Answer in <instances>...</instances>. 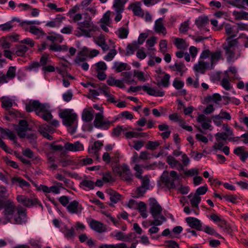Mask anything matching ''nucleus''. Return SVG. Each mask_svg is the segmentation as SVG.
Wrapping results in <instances>:
<instances>
[{"label":"nucleus","mask_w":248,"mask_h":248,"mask_svg":"<svg viewBox=\"0 0 248 248\" xmlns=\"http://www.w3.org/2000/svg\"><path fill=\"white\" fill-rule=\"evenodd\" d=\"M73 21L77 23L78 27L75 31V34L78 37L84 36L91 37L92 32L98 30L90 15L87 13H78L73 17Z\"/></svg>","instance_id":"f257e3e1"},{"label":"nucleus","mask_w":248,"mask_h":248,"mask_svg":"<svg viewBox=\"0 0 248 248\" xmlns=\"http://www.w3.org/2000/svg\"><path fill=\"white\" fill-rule=\"evenodd\" d=\"M149 211L154 220L151 221V225L160 226L166 221V218L162 214V208L154 198L149 199Z\"/></svg>","instance_id":"f03ea898"},{"label":"nucleus","mask_w":248,"mask_h":248,"mask_svg":"<svg viewBox=\"0 0 248 248\" xmlns=\"http://www.w3.org/2000/svg\"><path fill=\"white\" fill-rule=\"evenodd\" d=\"M59 116L62 119V123L68 127V131L74 134L78 126L77 114L73 112V109H65L59 113Z\"/></svg>","instance_id":"7ed1b4c3"},{"label":"nucleus","mask_w":248,"mask_h":248,"mask_svg":"<svg viewBox=\"0 0 248 248\" xmlns=\"http://www.w3.org/2000/svg\"><path fill=\"white\" fill-rule=\"evenodd\" d=\"M238 41L237 39H232L231 37H227L222 47L225 50L227 60L228 62H231L234 59H237L240 55V53L236 56V49L237 48Z\"/></svg>","instance_id":"20e7f679"},{"label":"nucleus","mask_w":248,"mask_h":248,"mask_svg":"<svg viewBox=\"0 0 248 248\" xmlns=\"http://www.w3.org/2000/svg\"><path fill=\"white\" fill-rule=\"evenodd\" d=\"M113 171L116 175L128 183H131L133 180V175L129 166L125 164L120 166L114 167Z\"/></svg>","instance_id":"39448f33"},{"label":"nucleus","mask_w":248,"mask_h":248,"mask_svg":"<svg viewBox=\"0 0 248 248\" xmlns=\"http://www.w3.org/2000/svg\"><path fill=\"white\" fill-rule=\"evenodd\" d=\"M15 129L20 138H27L30 139L36 138L34 133H31L30 134H27L28 131H31V128L29 127L28 122L26 120H20L18 124L15 127Z\"/></svg>","instance_id":"423d86ee"},{"label":"nucleus","mask_w":248,"mask_h":248,"mask_svg":"<svg viewBox=\"0 0 248 248\" xmlns=\"http://www.w3.org/2000/svg\"><path fill=\"white\" fill-rule=\"evenodd\" d=\"M16 199L19 203L25 207L31 208L33 206H39L43 208L41 202L35 197L29 198L25 195H18L16 196Z\"/></svg>","instance_id":"0eeeda50"},{"label":"nucleus","mask_w":248,"mask_h":248,"mask_svg":"<svg viewBox=\"0 0 248 248\" xmlns=\"http://www.w3.org/2000/svg\"><path fill=\"white\" fill-rule=\"evenodd\" d=\"M113 123V122H110L108 119H104L102 110L95 114V119L93 121L94 125L95 127L103 130H107Z\"/></svg>","instance_id":"6e6552de"},{"label":"nucleus","mask_w":248,"mask_h":248,"mask_svg":"<svg viewBox=\"0 0 248 248\" xmlns=\"http://www.w3.org/2000/svg\"><path fill=\"white\" fill-rule=\"evenodd\" d=\"M15 210L16 205L14 202L10 200H6L3 211L6 220L3 222L4 224L8 222H12V219L14 217Z\"/></svg>","instance_id":"1a4fd4ad"},{"label":"nucleus","mask_w":248,"mask_h":248,"mask_svg":"<svg viewBox=\"0 0 248 248\" xmlns=\"http://www.w3.org/2000/svg\"><path fill=\"white\" fill-rule=\"evenodd\" d=\"M17 215L14 216V221L11 223L17 224H25L27 221V210L21 205H18L16 208Z\"/></svg>","instance_id":"9d476101"},{"label":"nucleus","mask_w":248,"mask_h":248,"mask_svg":"<svg viewBox=\"0 0 248 248\" xmlns=\"http://www.w3.org/2000/svg\"><path fill=\"white\" fill-rule=\"evenodd\" d=\"M111 12L110 11H107L103 16L100 20V28L104 31L108 32L109 31L108 27H111L112 19L110 18Z\"/></svg>","instance_id":"9b49d317"},{"label":"nucleus","mask_w":248,"mask_h":248,"mask_svg":"<svg viewBox=\"0 0 248 248\" xmlns=\"http://www.w3.org/2000/svg\"><path fill=\"white\" fill-rule=\"evenodd\" d=\"M88 223L91 229L97 232L102 233L107 230L106 226L103 223L94 219H90Z\"/></svg>","instance_id":"f8f14e48"},{"label":"nucleus","mask_w":248,"mask_h":248,"mask_svg":"<svg viewBox=\"0 0 248 248\" xmlns=\"http://www.w3.org/2000/svg\"><path fill=\"white\" fill-rule=\"evenodd\" d=\"M213 66L210 65V63L205 62L203 60H200L198 62L193 66L195 72L201 74H204L206 69H212Z\"/></svg>","instance_id":"ddd939ff"},{"label":"nucleus","mask_w":248,"mask_h":248,"mask_svg":"<svg viewBox=\"0 0 248 248\" xmlns=\"http://www.w3.org/2000/svg\"><path fill=\"white\" fill-rule=\"evenodd\" d=\"M160 186L161 188L166 187L171 189L174 188L175 186L173 181H171L170 178L168 175V172H164L160 177V181L159 182Z\"/></svg>","instance_id":"4468645a"},{"label":"nucleus","mask_w":248,"mask_h":248,"mask_svg":"<svg viewBox=\"0 0 248 248\" xmlns=\"http://www.w3.org/2000/svg\"><path fill=\"white\" fill-rule=\"evenodd\" d=\"M66 208L67 211L72 214H80L83 209L81 205L76 200L70 202L67 206Z\"/></svg>","instance_id":"2eb2a0df"},{"label":"nucleus","mask_w":248,"mask_h":248,"mask_svg":"<svg viewBox=\"0 0 248 248\" xmlns=\"http://www.w3.org/2000/svg\"><path fill=\"white\" fill-rule=\"evenodd\" d=\"M103 145V142L101 141H96L94 143L90 146L88 149L89 153L93 154V156L97 160L99 159V151Z\"/></svg>","instance_id":"dca6fc26"},{"label":"nucleus","mask_w":248,"mask_h":248,"mask_svg":"<svg viewBox=\"0 0 248 248\" xmlns=\"http://www.w3.org/2000/svg\"><path fill=\"white\" fill-rule=\"evenodd\" d=\"M163 21V18L162 17L156 19L155 21L154 30L157 33H162L164 36H165L167 34V31Z\"/></svg>","instance_id":"f3484780"},{"label":"nucleus","mask_w":248,"mask_h":248,"mask_svg":"<svg viewBox=\"0 0 248 248\" xmlns=\"http://www.w3.org/2000/svg\"><path fill=\"white\" fill-rule=\"evenodd\" d=\"M65 150L71 152H78L84 150L83 145L79 141L74 143L66 142L64 146Z\"/></svg>","instance_id":"a211bd4d"},{"label":"nucleus","mask_w":248,"mask_h":248,"mask_svg":"<svg viewBox=\"0 0 248 248\" xmlns=\"http://www.w3.org/2000/svg\"><path fill=\"white\" fill-rule=\"evenodd\" d=\"M186 221L190 227L198 231L202 230V223L199 219L189 217L186 218Z\"/></svg>","instance_id":"6ab92c4d"},{"label":"nucleus","mask_w":248,"mask_h":248,"mask_svg":"<svg viewBox=\"0 0 248 248\" xmlns=\"http://www.w3.org/2000/svg\"><path fill=\"white\" fill-rule=\"evenodd\" d=\"M214 154H216L217 150H219L224 153L226 155L230 154V148L227 146H224V144L221 141H216L212 146Z\"/></svg>","instance_id":"aec40b11"},{"label":"nucleus","mask_w":248,"mask_h":248,"mask_svg":"<svg viewBox=\"0 0 248 248\" xmlns=\"http://www.w3.org/2000/svg\"><path fill=\"white\" fill-rule=\"evenodd\" d=\"M32 106L37 115H39L48 110V106L47 104H41L38 101L35 100L32 102Z\"/></svg>","instance_id":"412c9836"},{"label":"nucleus","mask_w":248,"mask_h":248,"mask_svg":"<svg viewBox=\"0 0 248 248\" xmlns=\"http://www.w3.org/2000/svg\"><path fill=\"white\" fill-rule=\"evenodd\" d=\"M38 189L42 190L45 193H52L55 194H58L60 193V187L57 186H52L48 187L45 185H40Z\"/></svg>","instance_id":"4be33fe9"},{"label":"nucleus","mask_w":248,"mask_h":248,"mask_svg":"<svg viewBox=\"0 0 248 248\" xmlns=\"http://www.w3.org/2000/svg\"><path fill=\"white\" fill-rule=\"evenodd\" d=\"M142 90L150 95L162 97L165 94L164 92L157 91L154 88L147 86L146 85L142 86Z\"/></svg>","instance_id":"5701e85b"},{"label":"nucleus","mask_w":248,"mask_h":248,"mask_svg":"<svg viewBox=\"0 0 248 248\" xmlns=\"http://www.w3.org/2000/svg\"><path fill=\"white\" fill-rule=\"evenodd\" d=\"M61 231L67 239H72L75 235V229L73 227L68 228L66 225H64L61 229Z\"/></svg>","instance_id":"b1692460"},{"label":"nucleus","mask_w":248,"mask_h":248,"mask_svg":"<svg viewBox=\"0 0 248 248\" xmlns=\"http://www.w3.org/2000/svg\"><path fill=\"white\" fill-rule=\"evenodd\" d=\"M0 133L2 138L7 137L10 140L15 142L16 138L15 133L7 128H0Z\"/></svg>","instance_id":"393cba45"},{"label":"nucleus","mask_w":248,"mask_h":248,"mask_svg":"<svg viewBox=\"0 0 248 248\" xmlns=\"http://www.w3.org/2000/svg\"><path fill=\"white\" fill-rule=\"evenodd\" d=\"M126 26H127V24ZM115 33L119 38L126 39L129 34V29L127 26L120 27L115 31Z\"/></svg>","instance_id":"a878e982"},{"label":"nucleus","mask_w":248,"mask_h":248,"mask_svg":"<svg viewBox=\"0 0 248 248\" xmlns=\"http://www.w3.org/2000/svg\"><path fill=\"white\" fill-rule=\"evenodd\" d=\"M107 193L109 196V199L112 203H116L120 200L121 195L116 191L109 189L106 191Z\"/></svg>","instance_id":"bb28decb"},{"label":"nucleus","mask_w":248,"mask_h":248,"mask_svg":"<svg viewBox=\"0 0 248 248\" xmlns=\"http://www.w3.org/2000/svg\"><path fill=\"white\" fill-rule=\"evenodd\" d=\"M94 186L95 185L93 181L88 179H83L80 183V187L85 190L93 189Z\"/></svg>","instance_id":"cd10ccee"},{"label":"nucleus","mask_w":248,"mask_h":248,"mask_svg":"<svg viewBox=\"0 0 248 248\" xmlns=\"http://www.w3.org/2000/svg\"><path fill=\"white\" fill-rule=\"evenodd\" d=\"M30 33L36 36L37 38H40L46 35L45 32L42 28L34 25L31 26Z\"/></svg>","instance_id":"c85d7f7f"},{"label":"nucleus","mask_w":248,"mask_h":248,"mask_svg":"<svg viewBox=\"0 0 248 248\" xmlns=\"http://www.w3.org/2000/svg\"><path fill=\"white\" fill-rule=\"evenodd\" d=\"M126 0H114L113 7L115 12H123Z\"/></svg>","instance_id":"c756f323"},{"label":"nucleus","mask_w":248,"mask_h":248,"mask_svg":"<svg viewBox=\"0 0 248 248\" xmlns=\"http://www.w3.org/2000/svg\"><path fill=\"white\" fill-rule=\"evenodd\" d=\"M232 16H234L235 20H248V13L241 11H234L232 12Z\"/></svg>","instance_id":"7c9ffc66"},{"label":"nucleus","mask_w":248,"mask_h":248,"mask_svg":"<svg viewBox=\"0 0 248 248\" xmlns=\"http://www.w3.org/2000/svg\"><path fill=\"white\" fill-rule=\"evenodd\" d=\"M93 112L94 111L92 109H84L82 114V120L87 122L92 121L93 118Z\"/></svg>","instance_id":"2f4dec72"},{"label":"nucleus","mask_w":248,"mask_h":248,"mask_svg":"<svg viewBox=\"0 0 248 248\" xmlns=\"http://www.w3.org/2000/svg\"><path fill=\"white\" fill-rule=\"evenodd\" d=\"M225 32L226 34L230 35L229 37H231L232 39L237 36L238 32V29H234V27L232 26L230 24H227L225 26Z\"/></svg>","instance_id":"473e14b6"},{"label":"nucleus","mask_w":248,"mask_h":248,"mask_svg":"<svg viewBox=\"0 0 248 248\" xmlns=\"http://www.w3.org/2000/svg\"><path fill=\"white\" fill-rule=\"evenodd\" d=\"M206 100L208 102H213L216 104H219L222 100V97L219 93H215L207 96Z\"/></svg>","instance_id":"72a5a7b5"},{"label":"nucleus","mask_w":248,"mask_h":248,"mask_svg":"<svg viewBox=\"0 0 248 248\" xmlns=\"http://www.w3.org/2000/svg\"><path fill=\"white\" fill-rule=\"evenodd\" d=\"M170 68L172 71L179 72L181 76L183 75V74L185 72L186 69L184 64L178 63H175L173 65H170Z\"/></svg>","instance_id":"f704fd0d"},{"label":"nucleus","mask_w":248,"mask_h":248,"mask_svg":"<svg viewBox=\"0 0 248 248\" xmlns=\"http://www.w3.org/2000/svg\"><path fill=\"white\" fill-rule=\"evenodd\" d=\"M139 47V45H138V43H137V41H134L132 43L128 44L126 49V55L133 54L136 50Z\"/></svg>","instance_id":"c9c22d12"},{"label":"nucleus","mask_w":248,"mask_h":248,"mask_svg":"<svg viewBox=\"0 0 248 248\" xmlns=\"http://www.w3.org/2000/svg\"><path fill=\"white\" fill-rule=\"evenodd\" d=\"M1 102V106L6 109H9L13 106V100L11 98L3 96L0 99Z\"/></svg>","instance_id":"e433bc0d"},{"label":"nucleus","mask_w":248,"mask_h":248,"mask_svg":"<svg viewBox=\"0 0 248 248\" xmlns=\"http://www.w3.org/2000/svg\"><path fill=\"white\" fill-rule=\"evenodd\" d=\"M11 181L12 184L18 183L19 186L21 187H29L30 186V184L29 182L21 177H13Z\"/></svg>","instance_id":"4c0bfd02"},{"label":"nucleus","mask_w":248,"mask_h":248,"mask_svg":"<svg viewBox=\"0 0 248 248\" xmlns=\"http://www.w3.org/2000/svg\"><path fill=\"white\" fill-rule=\"evenodd\" d=\"M209 23V19L207 16H199L195 21V23L199 28L205 27Z\"/></svg>","instance_id":"58836bf2"},{"label":"nucleus","mask_w":248,"mask_h":248,"mask_svg":"<svg viewBox=\"0 0 248 248\" xmlns=\"http://www.w3.org/2000/svg\"><path fill=\"white\" fill-rule=\"evenodd\" d=\"M221 57V52L220 51H216L212 53L211 52L210 55V65L213 66L215 62L220 60Z\"/></svg>","instance_id":"ea45409f"},{"label":"nucleus","mask_w":248,"mask_h":248,"mask_svg":"<svg viewBox=\"0 0 248 248\" xmlns=\"http://www.w3.org/2000/svg\"><path fill=\"white\" fill-rule=\"evenodd\" d=\"M127 64L126 63L115 62L113 68L115 69L116 72H121L124 70H128L129 68H127Z\"/></svg>","instance_id":"a19ab883"},{"label":"nucleus","mask_w":248,"mask_h":248,"mask_svg":"<svg viewBox=\"0 0 248 248\" xmlns=\"http://www.w3.org/2000/svg\"><path fill=\"white\" fill-rule=\"evenodd\" d=\"M122 76H123V81L128 84H132L135 82L132 73L130 72H123L122 73Z\"/></svg>","instance_id":"79ce46f5"},{"label":"nucleus","mask_w":248,"mask_h":248,"mask_svg":"<svg viewBox=\"0 0 248 248\" xmlns=\"http://www.w3.org/2000/svg\"><path fill=\"white\" fill-rule=\"evenodd\" d=\"M62 20L59 18H56L46 22V26L49 28H59L61 26Z\"/></svg>","instance_id":"37998d69"},{"label":"nucleus","mask_w":248,"mask_h":248,"mask_svg":"<svg viewBox=\"0 0 248 248\" xmlns=\"http://www.w3.org/2000/svg\"><path fill=\"white\" fill-rule=\"evenodd\" d=\"M230 3L238 8H245V4L248 6V0H233Z\"/></svg>","instance_id":"c03bdc74"},{"label":"nucleus","mask_w":248,"mask_h":248,"mask_svg":"<svg viewBox=\"0 0 248 248\" xmlns=\"http://www.w3.org/2000/svg\"><path fill=\"white\" fill-rule=\"evenodd\" d=\"M88 55L87 52L84 51H81L79 52L76 58L75 63H79L81 62H84L88 58Z\"/></svg>","instance_id":"a18cd8bd"},{"label":"nucleus","mask_w":248,"mask_h":248,"mask_svg":"<svg viewBox=\"0 0 248 248\" xmlns=\"http://www.w3.org/2000/svg\"><path fill=\"white\" fill-rule=\"evenodd\" d=\"M16 66H10L9 67L6 74L5 75L6 80L13 79L15 78L16 75Z\"/></svg>","instance_id":"49530a36"},{"label":"nucleus","mask_w":248,"mask_h":248,"mask_svg":"<svg viewBox=\"0 0 248 248\" xmlns=\"http://www.w3.org/2000/svg\"><path fill=\"white\" fill-rule=\"evenodd\" d=\"M170 75L168 74H165L163 78H162L160 81L157 82V85L160 86H162L164 87H168L170 85Z\"/></svg>","instance_id":"de8ad7c7"},{"label":"nucleus","mask_w":248,"mask_h":248,"mask_svg":"<svg viewBox=\"0 0 248 248\" xmlns=\"http://www.w3.org/2000/svg\"><path fill=\"white\" fill-rule=\"evenodd\" d=\"M210 219L212 220L215 222H219L220 224H218V226L220 227H222L224 225H225L226 224V221L224 219L220 217L217 214H212L210 215Z\"/></svg>","instance_id":"09e8293b"},{"label":"nucleus","mask_w":248,"mask_h":248,"mask_svg":"<svg viewBox=\"0 0 248 248\" xmlns=\"http://www.w3.org/2000/svg\"><path fill=\"white\" fill-rule=\"evenodd\" d=\"M131 234V233H130L126 235L124 232H117L116 233L115 236L118 240L128 242L130 241Z\"/></svg>","instance_id":"8fccbe9b"},{"label":"nucleus","mask_w":248,"mask_h":248,"mask_svg":"<svg viewBox=\"0 0 248 248\" xmlns=\"http://www.w3.org/2000/svg\"><path fill=\"white\" fill-rule=\"evenodd\" d=\"M201 201V197L194 194L193 197L190 199V202L192 207L199 210V204Z\"/></svg>","instance_id":"3c124183"},{"label":"nucleus","mask_w":248,"mask_h":248,"mask_svg":"<svg viewBox=\"0 0 248 248\" xmlns=\"http://www.w3.org/2000/svg\"><path fill=\"white\" fill-rule=\"evenodd\" d=\"M28 50V47L24 45H20L17 46L16 54L18 56H23Z\"/></svg>","instance_id":"603ef678"},{"label":"nucleus","mask_w":248,"mask_h":248,"mask_svg":"<svg viewBox=\"0 0 248 248\" xmlns=\"http://www.w3.org/2000/svg\"><path fill=\"white\" fill-rule=\"evenodd\" d=\"M174 43L178 49H186L187 47L186 42L182 38H176Z\"/></svg>","instance_id":"864d4df0"},{"label":"nucleus","mask_w":248,"mask_h":248,"mask_svg":"<svg viewBox=\"0 0 248 248\" xmlns=\"http://www.w3.org/2000/svg\"><path fill=\"white\" fill-rule=\"evenodd\" d=\"M156 43V38L155 37H152L148 39L146 41V46L149 51L155 50L154 46Z\"/></svg>","instance_id":"5fc2aeb1"},{"label":"nucleus","mask_w":248,"mask_h":248,"mask_svg":"<svg viewBox=\"0 0 248 248\" xmlns=\"http://www.w3.org/2000/svg\"><path fill=\"white\" fill-rule=\"evenodd\" d=\"M16 26V24H12V22L8 21L4 24L0 25V29L3 31H10Z\"/></svg>","instance_id":"6e6d98bb"},{"label":"nucleus","mask_w":248,"mask_h":248,"mask_svg":"<svg viewBox=\"0 0 248 248\" xmlns=\"http://www.w3.org/2000/svg\"><path fill=\"white\" fill-rule=\"evenodd\" d=\"M47 160L48 163L49 164V167L50 168L53 170H56L57 168L58 165L54 163L55 158L51 154H48L47 155Z\"/></svg>","instance_id":"4d7b16f0"},{"label":"nucleus","mask_w":248,"mask_h":248,"mask_svg":"<svg viewBox=\"0 0 248 248\" xmlns=\"http://www.w3.org/2000/svg\"><path fill=\"white\" fill-rule=\"evenodd\" d=\"M159 50L163 54H165L168 51V41L167 40L162 39L159 42Z\"/></svg>","instance_id":"13d9d810"},{"label":"nucleus","mask_w":248,"mask_h":248,"mask_svg":"<svg viewBox=\"0 0 248 248\" xmlns=\"http://www.w3.org/2000/svg\"><path fill=\"white\" fill-rule=\"evenodd\" d=\"M132 10L136 16H142L143 13L140 7L137 4H133L131 5Z\"/></svg>","instance_id":"bf43d9fd"},{"label":"nucleus","mask_w":248,"mask_h":248,"mask_svg":"<svg viewBox=\"0 0 248 248\" xmlns=\"http://www.w3.org/2000/svg\"><path fill=\"white\" fill-rule=\"evenodd\" d=\"M167 162L171 168H174L179 164V161L175 159L173 156L169 155L167 157Z\"/></svg>","instance_id":"052dcab7"},{"label":"nucleus","mask_w":248,"mask_h":248,"mask_svg":"<svg viewBox=\"0 0 248 248\" xmlns=\"http://www.w3.org/2000/svg\"><path fill=\"white\" fill-rule=\"evenodd\" d=\"M133 169L135 170V171H136V172L135 173V177L138 179L141 178V177H142L141 176V174L143 172V170L142 166L139 164H136L135 165L134 167L133 168Z\"/></svg>","instance_id":"680f3d73"},{"label":"nucleus","mask_w":248,"mask_h":248,"mask_svg":"<svg viewBox=\"0 0 248 248\" xmlns=\"http://www.w3.org/2000/svg\"><path fill=\"white\" fill-rule=\"evenodd\" d=\"M141 180V186L145 188L149 189L150 188V180L149 177L147 175L141 177L139 178Z\"/></svg>","instance_id":"e2e57ef3"},{"label":"nucleus","mask_w":248,"mask_h":248,"mask_svg":"<svg viewBox=\"0 0 248 248\" xmlns=\"http://www.w3.org/2000/svg\"><path fill=\"white\" fill-rule=\"evenodd\" d=\"M46 39L50 41H58L60 43L62 42L63 40L62 36L60 34H56L55 35H48L46 36Z\"/></svg>","instance_id":"0e129e2a"},{"label":"nucleus","mask_w":248,"mask_h":248,"mask_svg":"<svg viewBox=\"0 0 248 248\" xmlns=\"http://www.w3.org/2000/svg\"><path fill=\"white\" fill-rule=\"evenodd\" d=\"M221 85L227 91L230 90L232 87L227 78H224L222 79Z\"/></svg>","instance_id":"69168bd1"},{"label":"nucleus","mask_w":248,"mask_h":248,"mask_svg":"<svg viewBox=\"0 0 248 248\" xmlns=\"http://www.w3.org/2000/svg\"><path fill=\"white\" fill-rule=\"evenodd\" d=\"M228 134L225 132H218L216 134L215 138L216 141H221L222 140L226 141L228 139Z\"/></svg>","instance_id":"338daca9"},{"label":"nucleus","mask_w":248,"mask_h":248,"mask_svg":"<svg viewBox=\"0 0 248 248\" xmlns=\"http://www.w3.org/2000/svg\"><path fill=\"white\" fill-rule=\"evenodd\" d=\"M73 96V94L72 91L69 90L63 93L62 99L65 102H68L72 100Z\"/></svg>","instance_id":"774afa93"}]
</instances>
